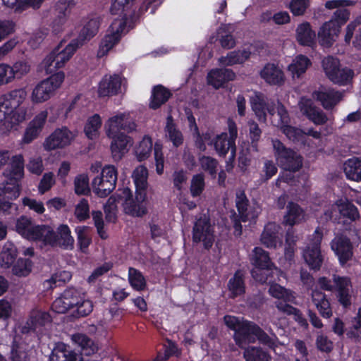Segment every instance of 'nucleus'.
Returning <instances> with one entry per match:
<instances>
[{"label": "nucleus", "mask_w": 361, "mask_h": 361, "mask_svg": "<svg viewBox=\"0 0 361 361\" xmlns=\"http://www.w3.org/2000/svg\"><path fill=\"white\" fill-rule=\"evenodd\" d=\"M119 191L118 198L123 201L122 205L126 214L140 217L147 213L146 193L135 191V196L133 197L132 192L128 188H124Z\"/></svg>", "instance_id": "423d86ee"}, {"label": "nucleus", "mask_w": 361, "mask_h": 361, "mask_svg": "<svg viewBox=\"0 0 361 361\" xmlns=\"http://www.w3.org/2000/svg\"><path fill=\"white\" fill-rule=\"evenodd\" d=\"M281 229V226L276 223H268L264 226L261 235V243L267 247H276L277 244L281 243L280 238Z\"/></svg>", "instance_id": "393cba45"}, {"label": "nucleus", "mask_w": 361, "mask_h": 361, "mask_svg": "<svg viewBox=\"0 0 361 361\" xmlns=\"http://www.w3.org/2000/svg\"><path fill=\"white\" fill-rule=\"evenodd\" d=\"M246 361H271V356L260 347H248L243 353Z\"/></svg>", "instance_id": "a18cd8bd"}, {"label": "nucleus", "mask_w": 361, "mask_h": 361, "mask_svg": "<svg viewBox=\"0 0 361 361\" xmlns=\"http://www.w3.org/2000/svg\"><path fill=\"white\" fill-rule=\"evenodd\" d=\"M287 302L288 301L283 300V301L279 300L275 302L276 307L279 311L287 315H293L295 320L298 322L300 325H307V321L303 317L300 310L288 304Z\"/></svg>", "instance_id": "ea45409f"}, {"label": "nucleus", "mask_w": 361, "mask_h": 361, "mask_svg": "<svg viewBox=\"0 0 361 361\" xmlns=\"http://www.w3.org/2000/svg\"><path fill=\"white\" fill-rule=\"evenodd\" d=\"M214 239V228L209 219L206 216L198 219L192 228L193 243H202L204 247L208 250L213 245Z\"/></svg>", "instance_id": "1a4fd4ad"}, {"label": "nucleus", "mask_w": 361, "mask_h": 361, "mask_svg": "<svg viewBox=\"0 0 361 361\" xmlns=\"http://www.w3.org/2000/svg\"><path fill=\"white\" fill-rule=\"evenodd\" d=\"M255 327L257 325L255 323L245 321L238 331L235 332L234 340L240 348H246L247 345L255 342Z\"/></svg>", "instance_id": "a211bd4d"}, {"label": "nucleus", "mask_w": 361, "mask_h": 361, "mask_svg": "<svg viewBox=\"0 0 361 361\" xmlns=\"http://www.w3.org/2000/svg\"><path fill=\"white\" fill-rule=\"evenodd\" d=\"M272 122L281 128L290 122V118L284 106L280 102L274 104V116H271Z\"/></svg>", "instance_id": "3c124183"}, {"label": "nucleus", "mask_w": 361, "mask_h": 361, "mask_svg": "<svg viewBox=\"0 0 361 361\" xmlns=\"http://www.w3.org/2000/svg\"><path fill=\"white\" fill-rule=\"evenodd\" d=\"M76 353L69 350L64 344H58L52 350L49 361H73Z\"/></svg>", "instance_id": "4c0bfd02"}, {"label": "nucleus", "mask_w": 361, "mask_h": 361, "mask_svg": "<svg viewBox=\"0 0 361 361\" xmlns=\"http://www.w3.org/2000/svg\"><path fill=\"white\" fill-rule=\"evenodd\" d=\"M47 116V111L44 110L37 114L34 118L29 122L22 139L23 143L29 144L38 137L42 131Z\"/></svg>", "instance_id": "2eb2a0df"}, {"label": "nucleus", "mask_w": 361, "mask_h": 361, "mask_svg": "<svg viewBox=\"0 0 361 361\" xmlns=\"http://www.w3.org/2000/svg\"><path fill=\"white\" fill-rule=\"evenodd\" d=\"M126 28V22L123 19H116L111 23L109 33L102 40L98 51L99 56H103L116 44Z\"/></svg>", "instance_id": "9b49d317"}, {"label": "nucleus", "mask_w": 361, "mask_h": 361, "mask_svg": "<svg viewBox=\"0 0 361 361\" xmlns=\"http://www.w3.org/2000/svg\"><path fill=\"white\" fill-rule=\"evenodd\" d=\"M73 6V0H59L56 4L55 11L59 22L63 23L65 17L69 13L71 8Z\"/></svg>", "instance_id": "338daca9"}, {"label": "nucleus", "mask_w": 361, "mask_h": 361, "mask_svg": "<svg viewBox=\"0 0 361 361\" xmlns=\"http://www.w3.org/2000/svg\"><path fill=\"white\" fill-rule=\"evenodd\" d=\"M84 293L74 288L66 289L62 295L56 298L52 305V310L59 314H64L69 310L75 307L81 301Z\"/></svg>", "instance_id": "9d476101"}, {"label": "nucleus", "mask_w": 361, "mask_h": 361, "mask_svg": "<svg viewBox=\"0 0 361 361\" xmlns=\"http://www.w3.org/2000/svg\"><path fill=\"white\" fill-rule=\"evenodd\" d=\"M30 240H42L46 244L55 245L58 235L54 229L45 225H36Z\"/></svg>", "instance_id": "cd10ccee"}, {"label": "nucleus", "mask_w": 361, "mask_h": 361, "mask_svg": "<svg viewBox=\"0 0 361 361\" xmlns=\"http://www.w3.org/2000/svg\"><path fill=\"white\" fill-rule=\"evenodd\" d=\"M50 321L51 317L47 312L33 310L30 312L27 321L23 326L21 332L23 334H28L31 331H35L37 328L45 325Z\"/></svg>", "instance_id": "412c9836"}, {"label": "nucleus", "mask_w": 361, "mask_h": 361, "mask_svg": "<svg viewBox=\"0 0 361 361\" xmlns=\"http://www.w3.org/2000/svg\"><path fill=\"white\" fill-rule=\"evenodd\" d=\"M304 210L296 203L289 202L287 206V212L283 217V223L286 225L293 226L305 220Z\"/></svg>", "instance_id": "2f4dec72"}, {"label": "nucleus", "mask_w": 361, "mask_h": 361, "mask_svg": "<svg viewBox=\"0 0 361 361\" xmlns=\"http://www.w3.org/2000/svg\"><path fill=\"white\" fill-rule=\"evenodd\" d=\"M353 71L348 68H341V66L334 73V77L336 78L330 79L335 84L346 85L351 81L353 77Z\"/></svg>", "instance_id": "052dcab7"}, {"label": "nucleus", "mask_w": 361, "mask_h": 361, "mask_svg": "<svg viewBox=\"0 0 361 361\" xmlns=\"http://www.w3.org/2000/svg\"><path fill=\"white\" fill-rule=\"evenodd\" d=\"M102 125L99 116L95 114L90 118L85 126L84 131L89 139L94 140L99 135V129Z\"/></svg>", "instance_id": "864d4df0"}, {"label": "nucleus", "mask_w": 361, "mask_h": 361, "mask_svg": "<svg viewBox=\"0 0 361 361\" xmlns=\"http://www.w3.org/2000/svg\"><path fill=\"white\" fill-rule=\"evenodd\" d=\"M310 64V61L307 57L299 55L289 65L288 70L292 73L293 77L296 75L299 78L306 71Z\"/></svg>", "instance_id": "de8ad7c7"}, {"label": "nucleus", "mask_w": 361, "mask_h": 361, "mask_svg": "<svg viewBox=\"0 0 361 361\" xmlns=\"http://www.w3.org/2000/svg\"><path fill=\"white\" fill-rule=\"evenodd\" d=\"M136 192L146 193L147 188L148 171L144 166H137L133 173Z\"/></svg>", "instance_id": "58836bf2"}, {"label": "nucleus", "mask_w": 361, "mask_h": 361, "mask_svg": "<svg viewBox=\"0 0 361 361\" xmlns=\"http://www.w3.org/2000/svg\"><path fill=\"white\" fill-rule=\"evenodd\" d=\"M252 264L257 267L273 269L274 264L271 262L269 254L261 247H255L252 251Z\"/></svg>", "instance_id": "79ce46f5"}, {"label": "nucleus", "mask_w": 361, "mask_h": 361, "mask_svg": "<svg viewBox=\"0 0 361 361\" xmlns=\"http://www.w3.org/2000/svg\"><path fill=\"white\" fill-rule=\"evenodd\" d=\"M228 288L231 298H235L245 293L244 275L241 271H237L228 283Z\"/></svg>", "instance_id": "e433bc0d"}, {"label": "nucleus", "mask_w": 361, "mask_h": 361, "mask_svg": "<svg viewBox=\"0 0 361 361\" xmlns=\"http://www.w3.org/2000/svg\"><path fill=\"white\" fill-rule=\"evenodd\" d=\"M128 281L131 287L137 291L145 290L147 286L145 279L142 273L133 267L128 269Z\"/></svg>", "instance_id": "8fccbe9b"}, {"label": "nucleus", "mask_w": 361, "mask_h": 361, "mask_svg": "<svg viewBox=\"0 0 361 361\" xmlns=\"http://www.w3.org/2000/svg\"><path fill=\"white\" fill-rule=\"evenodd\" d=\"M254 329L255 330V339L257 338L261 343L267 345L270 348H275V347L276 346L277 341V338L275 335H273V336H269L259 326H257V327H255V329Z\"/></svg>", "instance_id": "0e129e2a"}, {"label": "nucleus", "mask_w": 361, "mask_h": 361, "mask_svg": "<svg viewBox=\"0 0 361 361\" xmlns=\"http://www.w3.org/2000/svg\"><path fill=\"white\" fill-rule=\"evenodd\" d=\"M312 97L321 102L322 106L326 109H333L340 101L342 100L343 93L333 89L315 91Z\"/></svg>", "instance_id": "aec40b11"}, {"label": "nucleus", "mask_w": 361, "mask_h": 361, "mask_svg": "<svg viewBox=\"0 0 361 361\" xmlns=\"http://www.w3.org/2000/svg\"><path fill=\"white\" fill-rule=\"evenodd\" d=\"M315 36V32L312 30L309 23H302L296 29V39L302 45L312 46L314 42Z\"/></svg>", "instance_id": "72a5a7b5"}, {"label": "nucleus", "mask_w": 361, "mask_h": 361, "mask_svg": "<svg viewBox=\"0 0 361 361\" xmlns=\"http://www.w3.org/2000/svg\"><path fill=\"white\" fill-rule=\"evenodd\" d=\"M341 217V212L340 204H338V200H337L334 204L325 210L322 219L326 221H332L335 223H339Z\"/></svg>", "instance_id": "69168bd1"}, {"label": "nucleus", "mask_w": 361, "mask_h": 361, "mask_svg": "<svg viewBox=\"0 0 361 361\" xmlns=\"http://www.w3.org/2000/svg\"><path fill=\"white\" fill-rule=\"evenodd\" d=\"M75 134L66 127L56 129L44 141V147L47 150H54L69 145Z\"/></svg>", "instance_id": "ddd939ff"}, {"label": "nucleus", "mask_w": 361, "mask_h": 361, "mask_svg": "<svg viewBox=\"0 0 361 361\" xmlns=\"http://www.w3.org/2000/svg\"><path fill=\"white\" fill-rule=\"evenodd\" d=\"M340 204L341 216L349 219L351 221H355L360 218V214L357 207L349 200H338Z\"/></svg>", "instance_id": "603ef678"}, {"label": "nucleus", "mask_w": 361, "mask_h": 361, "mask_svg": "<svg viewBox=\"0 0 361 361\" xmlns=\"http://www.w3.org/2000/svg\"><path fill=\"white\" fill-rule=\"evenodd\" d=\"M165 137L167 140L172 142L175 147L180 146L184 141L183 135L173 123V119L171 116H169L166 118Z\"/></svg>", "instance_id": "473e14b6"}, {"label": "nucleus", "mask_w": 361, "mask_h": 361, "mask_svg": "<svg viewBox=\"0 0 361 361\" xmlns=\"http://www.w3.org/2000/svg\"><path fill=\"white\" fill-rule=\"evenodd\" d=\"M269 293L274 298L283 299L288 302H294L295 297L292 291L275 283L270 286Z\"/></svg>", "instance_id": "5fc2aeb1"}, {"label": "nucleus", "mask_w": 361, "mask_h": 361, "mask_svg": "<svg viewBox=\"0 0 361 361\" xmlns=\"http://www.w3.org/2000/svg\"><path fill=\"white\" fill-rule=\"evenodd\" d=\"M331 247L344 266L353 257V245L350 239L342 234L337 235L331 243Z\"/></svg>", "instance_id": "4468645a"}, {"label": "nucleus", "mask_w": 361, "mask_h": 361, "mask_svg": "<svg viewBox=\"0 0 361 361\" xmlns=\"http://www.w3.org/2000/svg\"><path fill=\"white\" fill-rule=\"evenodd\" d=\"M235 206L238 215L234 214L231 219L233 223L234 234L236 236H240L242 234L240 221H255L261 212V208L257 203L250 204L245 192L242 190L236 192Z\"/></svg>", "instance_id": "f03ea898"}, {"label": "nucleus", "mask_w": 361, "mask_h": 361, "mask_svg": "<svg viewBox=\"0 0 361 361\" xmlns=\"http://www.w3.org/2000/svg\"><path fill=\"white\" fill-rule=\"evenodd\" d=\"M58 239L55 245H59L63 248L72 250L74 246V238L71 235L70 228L67 225L62 224L57 229Z\"/></svg>", "instance_id": "a19ab883"}, {"label": "nucleus", "mask_w": 361, "mask_h": 361, "mask_svg": "<svg viewBox=\"0 0 361 361\" xmlns=\"http://www.w3.org/2000/svg\"><path fill=\"white\" fill-rule=\"evenodd\" d=\"M281 130L286 136L293 142H302L305 138V132L303 130L288 124L282 127Z\"/></svg>", "instance_id": "774afa93"}, {"label": "nucleus", "mask_w": 361, "mask_h": 361, "mask_svg": "<svg viewBox=\"0 0 361 361\" xmlns=\"http://www.w3.org/2000/svg\"><path fill=\"white\" fill-rule=\"evenodd\" d=\"M274 157L279 166L288 171H297L302 166V158L297 152L286 147L279 140H271Z\"/></svg>", "instance_id": "20e7f679"}, {"label": "nucleus", "mask_w": 361, "mask_h": 361, "mask_svg": "<svg viewBox=\"0 0 361 361\" xmlns=\"http://www.w3.org/2000/svg\"><path fill=\"white\" fill-rule=\"evenodd\" d=\"M322 67L328 78L335 80L336 78L334 77V74L340 67V61L333 56H327L322 61Z\"/></svg>", "instance_id": "bf43d9fd"}, {"label": "nucleus", "mask_w": 361, "mask_h": 361, "mask_svg": "<svg viewBox=\"0 0 361 361\" xmlns=\"http://www.w3.org/2000/svg\"><path fill=\"white\" fill-rule=\"evenodd\" d=\"M199 163L202 170L208 172L211 176H215L219 164L216 159L202 155L199 157Z\"/></svg>", "instance_id": "e2e57ef3"}, {"label": "nucleus", "mask_w": 361, "mask_h": 361, "mask_svg": "<svg viewBox=\"0 0 361 361\" xmlns=\"http://www.w3.org/2000/svg\"><path fill=\"white\" fill-rule=\"evenodd\" d=\"M339 32V25L335 20L324 23L318 32L320 44L325 47H331L338 37Z\"/></svg>", "instance_id": "f3484780"}, {"label": "nucleus", "mask_w": 361, "mask_h": 361, "mask_svg": "<svg viewBox=\"0 0 361 361\" xmlns=\"http://www.w3.org/2000/svg\"><path fill=\"white\" fill-rule=\"evenodd\" d=\"M259 75L267 83L271 85H281L285 80L283 71L274 63L266 64Z\"/></svg>", "instance_id": "b1692460"}, {"label": "nucleus", "mask_w": 361, "mask_h": 361, "mask_svg": "<svg viewBox=\"0 0 361 361\" xmlns=\"http://www.w3.org/2000/svg\"><path fill=\"white\" fill-rule=\"evenodd\" d=\"M99 25L100 20L99 18H90L81 30L78 39L74 41L78 43L79 47L82 46L85 42L90 40L97 33Z\"/></svg>", "instance_id": "c756f323"}, {"label": "nucleus", "mask_w": 361, "mask_h": 361, "mask_svg": "<svg viewBox=\"0 0 361 361\" xmlns=\"http://www.w3.org/2000/svg\"><path fill=\"white\" fill-rule=\"evenodd\" d=\"M121 78L118 75H106L99 82L98 94L99 97H107L116 94L121 89Z\"/></svg>", "instance_id": "a878e982"}, {"label": "nucleus", "mask_w": 361, "mask_h": 361, "mask_svg": "<svg viewBox=\"0 0 361 361\" xmlns=\"http://www.w3.org/2000/svg\"><path fill=\"white\" fill-rule=\"evenodd\" d=\"M27 97L25 88H17L0 97V111L4 110L6 119L13 125L23 122L27 118V108L22 106Z\"/></svg>", "instance_id": "f257e3e1"}, {"label": "nucleus", "mask_w": 361, "mask_h": 361, "mask_svg": "<svg viewBox=\"0 0 361 361\" xmlns=\"http://www.w3.org/2000/svg\"><path fill=\"white\" fill-rule=\"evenodd\" d=\"M78 47V43L75 41H71L66 45L63 42H61L42 62L46 73L51 74L57 69L63 67Z\"/></svg>", "instance_id": "7ed1b4c3"}, {"label": "nucleus", "mask_w": 361, "mask_h": 361, "mask_svg": "<svg viewBox=\"0 0 361 361\" xmlns=\"http://www.w3.org/2000/svg\"><path fill=\"white\" fill-rule=\"evenodd\" d=\"M117 176V170L114 166H105L100 175L92 180L94 192L99 197H107L116 188Z\"/></svg>", "instance_id": "39448f33"}, {"label": "nucleus", "mask_w": 361, "mask_h": 361, "mask_svg": "<svg viewBox=\"0 0 361 361\" xmlns=\"http://www.w3.org/2000/svg\"><path fill=\"white\" fill-rule=\"evenodd\" d=\"M111 145V153L115 160H119L128 151L127 147L130 142V137L123 133L116 135Z\"/></svg>", "instance_id": "f704fd0d"}, {"label": "nucleus", "mask_w": 361, "mask_h": 361, "mask_svg": "<svg viewBox=\"0 0 361 361\" xmlns=\"http://www.w3.org/2000/svg\"><path fill=\"white\" fill-rule=\"evenodd\" d=\"M252 110L255 111L259 120L266 121V111L271 116H274V104L269 102L267 98L262 94H256L251 98Z\"/></svg>", "instance_id": "6ab92c4d"}, {"label": "nucleus", "mask_w": 361, "mask_h": 361, "mask_svg": "<svg viewBox=\"0 0 361 361\" xmlns=\"http://www.w3.org/2000/svg\"><path fill=\"white\" fill-rule=\"evenodd\" d=\"M250 56V51L246 49L238 50L229 52L227 56H221L219 62L224 66H230L235 64L243 63Z\"/></svg>", "instance_id": "c9c22d12"}, {"label": "nucleus", "mask_w": 361, "mask_h": 361, "mask_svg": "<svg viewBox=\"0 0 361 361\" xmlns=\"http://www.w3.org/2000/svg\"><path fill=\"white\" fill-rule=\"evenodd\" d=\"M332 280L337 290V298L339 302L344 307H348L351 305L350 290L352 285L350 278L334 274Z\"/></svg>", "instance_id": "dca6fc26"}, {"label": "nucleus", "mask_w": 361, "mask_h": 361, "mask_svg": "<svg viewBox=\"0 0 361 361\" xmlns=\"http://www.w3.org/2000/svg\"><path fill=\"white\" fill-rule=\"evenodd\" d=\"M171 97L170 92L161 85L156 86L153 90L150 107L156 109L164 104Z\"/></svg>", "instance_id": "49530a36"}, {"label": "nucleus", "mask_w": 361, "mask_h": 361, "mask_svg": "<svg viewBox=\"0 0 361 361\" xmlns=\"http://www.w3.org/2000/svg\"><path fill=\"white\" fill-rule=\"evenodd\" d=\"M71 340L80 347L82 353L86 355L94 354L98 350L97 344L85 334H74L71 336Z\"/></svg>", "instance_id": "c85d7f7f"}, {"label": "nucleus", "mask_w": 361, "mask_h": 361, "mask_svg": "<svg viewBox=\"0 0 361 361\" xmlns=\"http://www.w3.org/2000/svg\"><path fill=\"white\" fill-rule=\"evenodd\" d=\"M121 200L117 195L111 196L106 203L104 206V212L106 214V219L108 221L114 222L116 219L117 213V202Z\"/></svg>", "instance_id": "13d9d810"}, {"label": "nucleus", "mask_w": 361, "mask_h": 361, "mask_svg": "<svg viewBox=\"0 0 361 361\" xmlns=\"http://www.w3.org/2000/svg\"><path fill=\"white\" fill-rule=\"evenodd\" d=\"M311 299L319 313L324 318H329L332 316V310L326 295L319 290H313L311 293Z\"/></svg>", "instance_id": "bb28decb"}, {"label": "nucleus", "mask_w": 361, "mask_h": 361, "mask_svg": "<svg viewBox=\"0 0 361 361\" xmlns=\"http://www.w3.org/2000/svg\"><path fill=\"white\" fill-rule=\"evenodd\" d=\"M20 180L6 178L2 185L4 190V198L8 200L16 199L20 192Z\"/></svg>", "instance_id": "09e8293b"}, {"label": "nucleus", "mask_w": 361, "mask_h": 361, "mask_svg": "<svg viewBox=\"0 0 361 361\" xmlns=\"http://www.w3.org/2000/svg\"><path fill=\"white\" fill-rule=\"evenodd\" d=\"M36 225H35L30 218L22 216L16 220V231L24 238L30 240L32 231H34Z\"/></svg>", "instance_id": "c03bdc74"}, {"label": "nucleus", "mask_w": 361, "mask_h": 361, "mask_svg": "<svg viewBox=\"0 0 361 361\" xmlns=\"http://www.w3.org/2000/svg\"><path fill=\"white\" fill-rule=\"evenodd\" d=\"M152 141L149 137H145L135 148V155L138 161H142L147 159L152 152Z\"/></svg>", "instance_id": "4d7b16f0"}, {"label": "nucleus", "mask_w": 361, "mask_h": 361, "mask_svg": "<svg viewBox=\"0 0 361 361\" xmlns=\"http://www.w3.org/2000/svg\"><path fill=\"white\" fill-rule=\"evenodd\" d=\"M64 80V73L58 72L39 82L32 90V100L35 103L47 101L53 96Z\"/></svg>", "instance_id": "0eeeda50"}, {"label": "nucleus", "mask_w": 361, "mask_h": 361, "mask_svg": "<svg viewBox=\"0 0 361 361\" xmlns=\"http://www.w3.org/2000/svg\"><path fill=\"white\" fill-rule=\"evenodd\" d=\"M344 171L348 178L361 181V159H348L344 164Z\"/></svg>", "instance_id": "37998d69"}, {"label": "nucleus", "mask_w": 361, "mask_h": 361, "mask_svg": "<svg viewBox=\"0 0 361 361\" xmlns=\"http://www.w3.org/2000/svg\"><path fill=\"white\" fill-rule=\"evenodd\" d=\"M6 178L21 180L24 175V159L22 154L13 156L9 167L4 172Z\"/></svg>", "instance_id": "7c9ffc66"}, {"label": "nucleus", "mask_w": 361, "mask_h": 361, "mask_svg": "<svg viewBox=\"0 0 361 361\" xmlns=\"http://www.w3.org/2000/svg\"><path fill=\"white\" fill-rule=\"evenodd\" d=\"M32 271V262L28 259H18L12 269L13 274L18 276H26Z\"/></svg>", "instance_id": "680f3d73"}, {"label": "nucleus", "mask_w": 361, "mask_h": 361, "mask_svg": "<svg viewBox=\"0 0 361 361\" xmlns=\"http://www.w3.org/2000/svg\"><path fill=\"white\" fill-rule=\"evenodd\" d=\"M109 137H115L121 131L130 133L136 129V124L126 113H121L109 118L106 123Z\"/></svg>", "instance_id": "f8f14e48"}, {"label": "nucleus", "mask_w": 361, "mask_h": 361, "mask_svg": "<svg viewBox=\"0 0 361 361\" xmlns=\"http://www.w3.org/2000/svg\"><path fill=\"white\" fill-rule=\"evenodd\" d=\"M214 149L219 156L225 157L228 151L231 152V158H234L236 152V147L234 141L228 138L226 133L217 135L212 141Z\"/></svg>", "instance_id": "4be33fe9"}, {"label": "nucleus", "mask_w": 361, "mask_h": 361, "mask_svg": "<svg viewBox=\"0 0 361 361\" xmlns=\"http://www.w3.org/2000/svg\"><path fill=\"white\" fill-rule=\"evenodd\" d=\"M78 245L82 252H86L92 242L89 228L87 226H78L75 228Z\"/></svg>", "instance_id": "6e6d98bb"}, {"label": "nucleus", "mask_w": 361, "mask_h": 361, "mask_svg": "<svg viewBox=\"0 0 361 361\" xmlns=\"http://www.w3.org/2000/svg\"><path fill=\"white\" fill-rule=\"evenodd\" d=\"M235 74L231 69L216 68L212 70L207 75V82L215 89L221 87L226 82L233 80Z\"/></svg>", "instance_id": "5701e85b"}, {"label": "nucleus", "mask_w": 361, "mask_h": 361, "mask_svg": "<svg viewBox=\"0 0 361 361\" xmlns=\"http://www.w3.org/2000/svg\"><path fill=\"white\" fill-rule=\"evenodd\" d=\"M323 233L320 228H317L311 238L312 243L303 252V257L310 267L314 270L320 269L324 257L321 253L320 244Z\"/></svg>", "instance_id": "6e6552de"}]
</instances>
